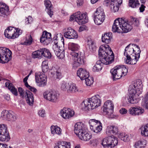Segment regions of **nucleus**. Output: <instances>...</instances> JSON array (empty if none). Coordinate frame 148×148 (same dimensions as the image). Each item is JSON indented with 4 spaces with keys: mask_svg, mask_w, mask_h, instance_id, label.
Returning <instances> with one entry per match:
<instances>
[{
    "mask_svg": "<svg viewBox=\"0 0 148 148\" xmlns=\"http://www.w3.org/2000/svg\"><path fill=\"white\" fill-rule=\"evenodd\" d=\"M99 55L100 60L97 62L92 68V71L94 72L100 71L102 69V64H110L114 60V54L108 45L100 47Z\"/></svg>",
    "mask_w": 148,
    "mask_h": 148,
    "instance_id": "f257e3e1",
    "label": "nucleus"
},
{
    "mask_svg": "<svg viewBox=\"0 0 148 148\" xmlns=\"http://www.w3.org/2000/svg\"><path fill=\"white\" fill-rule=\"evenodd\" d=\"M139 22L137 18L133 17L131 18L129 23L125 20L123 18H118L116 19L112 27V30L114 32L118 33H127L130 31L132 29V25L135 26L139 25Z\"/></svg>",
    "mask_w": 148,
    "mask_h": 148,
    "instance_id": "f03ea898",
    "label": "nucleus"
},
{
    "mask_svg": "<svg viewBox=\"0 0 148 148\" xmlns=\"http://www.w3.org/2000/svg\"><path fill=\"white\" fill-rule=\"evenodd\" d=\"M141 51L138 45L130 44L125 48L124 55L126 56L125 63L128 64H136L140 57Z\"/></svg>",
    "mask_w": 148,
    "mask_h": 148,
    "instance_id": "7ed1b4c3",
    "label": "nucleus"
},
{
    "mask_svg": "<svg viewBox=\"0 0 148 148\" xmlns=\"http://www.w3.org/2000/svg\"><path fill=\"white\" fill-rule=\"evenodd\" d=\"M68 49L70 54L75 61L73 64V68L76 69L80 65L84 64V54L79 51L80 47L78 44L73 42H69L68 44Z\"/></svg>",
    "mask_w": 148,
    "mask_h": 148,
    "instance_id": "20e7f679",
    "label": "nucleus"
},
{
    "mask_svg": "<svg viewBox=\"0 0 148 148\" xmlns=\"http://www.w3.org/2000/svg\"><path fill=\"white\" fill-rule=\"evenodd\" d=\"M100 96L97 95L91 98L85 100L83 102L84 104L83 108L84 110H90L93 109L100 106Z\"/></svg>",
    "mask_w": 148,
    "mask_h": 148,
    "instance_id": "39448f33",
    "label": "nucleus"
},
{
    "mask_svg": "<svg viewBox=\"0 0 148 148\" xmlns=\"http://www.w3.org/2000/svg\"><path fill=\"white\" fill-rule=\"evenodd\" d=\"M114 80L119 79L123 76L125 75L128 72V70L126 66L124 65H118L110 70Z\"/></svg>",
    "mask_w": 148,
    "mask_h": 148,
    "instance_id": "423d86ee",
    "label": "nucleus"
},
{
    "mask_svg": "<svg viewBox=\"0 0 148 148\" xmlns=\"http://www.w3.org/2000/svg\"><path fill=\"white\" fill-rule=\"evenodd\" d=\"M12 52L8 48L0 47V62L5 63L8 62L12 57Z\"/></svg>",
    "mask_w": 148,
    "mask_h": 148,
    "instance_id": "0eeeda50",
    "label": "nucleus"
},
{
    "mask_svg": "<svg viewBox=\"0 0 148 148\" xmlns=\"http://www.w3.org/2000/svg\"><path fill=\"white\" fill-rule=\"evenodd\" d=\"M43 95L46 100L53 103L57 102L59 97V94L57 91L52 90L46 91Z\"/></svg>",
    "mask_w": 148,
    "mask_h": 148,
    "instance_id": "6e6552de",
    "label": "nucleus"
},
{
    "mask_svg": "<svg viewBox=\"0 0 148 148\" xmlns=\"http://www.w3.org/2000/svg\"><path fill=\"white\" fill-rule=\"evenodd\" d=\"M114 106L112 101L108 100L104 103L103 110L104 114L109 118L114 117L113 114Z\"/></svg>",
    "mask_w": 148,
    "mask_h": 148,
    "instance_id": "1a4fd4ad",
    "label": "nucleus"
},
{
    "mask_svg": "<svg viewBox=\"0 0 148 148\" xmlns=\"http://www.w3.org/2000/svg\"><path fill=\"white\" fill-rule=\"evenodd\" d=\"M118 140L114 136H111L104 138L102 140L101 144L105 148L109 147H113L117 145Z\"/></svg>",
    "mask_w": 148,
    "mask_h": 148,
    "instance_id": "9d476101",
    "label": "nucleus"
},
{
    "mask_svg": "<svg viewBox=\"0 0 148 148\" xmlns=\"http://www.w3.org/2000/svg\"><path fill=\"white\" fill-rule=\"evenodd\" d=\"M122 0H105L103 4L109 6L111 11L116 12L119 10V6L122 3Z\"/></svg>",
    "mask_w": 148,
    "mask_h": 148,
    "instance_id": "9b49d317",
    "label": "nucleus"
},
{
    "mask_svg": "<svg viewBox=\"0 0 148 148\" xmlns=\"http://www.w3.org/2000/svg\"><path fill=\"white\" fill-rule=\"evenodd\" d=\"M128 90H130L131 93L133 92L138 95L141 94L143 92V84L141 81L139 79L136 80L135 82L130 86Z\"/></svg>",
    "mask_w": 148,
    "mask_h": 148,
    "instance_id": "f8f14e48",
    "label": "nucleus"
},
{
    "mask_svg": "<svg viewBox=\"0 0 148 148\" xmlns=\"http://www.w3.org/2000/svg\"><path fill=\"white\" fill-rule=\"evenodd\" d=\"M10 139L7 127L6 125L2 124L0 125V140L7 142Z\"/></svg>",
    "mask_w": 148,
    "mask_h": 148,
    "instance_id": "ddd939ff",
    "label": "nucleus"
},
{
    "mask_svg": "<svg viewBox=\"0 0 148 148\" xmlns=\"http://www.w3.org/2000/svg\"><path fill=\"white\" fill-rule=\"evenodd\" d=\"M36 82L40 87H44L47 84V78L44 73L37 72L35 74Z\"/></svg>",
    "mask_w": 148,
    "mask_h": 148,
    "instance_id": "4468645a",
    "label": "nucleus"
},
{
    "mask_svg": "<svg viewBox=\"0 0 148 148\" xmlns=\"http://www.w3.org/2000/svg\"><path fill=\"white\" fill-rule=\"evenodd\" d=\"M75 20L79 24H83L88 21L86 16L84 13H82L80 11H78L75 13Z\"/></svg>",
    "mask_w": 148,
    "mask_h": 148,
    "instance_id": "2eb2a0df",
    "label": "nucleus"
},
{
    "mask_svg": "<svg viewBox=\"0 0 148 148\" xmlns=\"http://www.w3.org/2000/svg\"><path fill=\"white\" fill-rule=\"evenodd\" d=\"M86 128L84 124L82 122H77L74 126V132L77 136L79 134L83 133L86 130Z\"/></svg>",
    "mask_w": 148,
    "mask_h": 148,
    "instance_id": "dca6fc26",
    "label": "nucleus"
},
{
    "mask_svg": "<svg viewBox=\"0 0 148 148\" xmlns=\"http://www.w3.org/2000/svg\"><path fill=\"white\" fill-rule=\"evenodd\" d=\"M64 36L65 38L69 39L77 38L78 37L77 32L70 27L67 29L64 33Z\"/></svg>",
    "mask_w": 148,
    "mask_h": 148,
    "instance_id": "f3484780",
    "label": "nucleus"
},
{
    "mask_svg": "<svg viewBox=\"0 0 148 148\" xmlns=\"http://www.w3.org/2000/svg\"><path fill=\"white\" fill-rule=\"evenodd\" d=\"M62 49V47L59 46L58 47V44L53 45V50L58 57L60 59L63 58L64 56V52Z\"/></svg>",
    "mask_w": 148,
    "mask_h": 148,
    "instance_id": "a211bd4d",
    "label": "nucleus"
},
{
    "mask_svg": "<svg viewBox=\"0 0 148 148\" xmlns=\"http://www.w3.org/2000/svg\"><path fill=\"white\" fill-rule=\"evenodd\" d=\"M75 113L73 110L70 109L64 108L60 111V114L61 116L65 119H69L73 116Z\"/></svg>",
    "mask_w": 148,
    "mask_h": 148,
    "instance_id": "6ab92c4d",
    "label": "nucleus"
},
{
    "mask_svg": "<svg viewBox=\"0 0 148 148\" xmlns=\"http://www.w3.org/2000/svg\"><path fill=\"white\" fill-rule=\"evenodd\" d=\"M16 29L14 27H9L5 31L4 34L5 37L9 39H14L16 38L15 36Z\"/></svg>",
    "mask_w": 148,
    "mask_h": 148,
    "instance_id": "aec40b11",
    "label": "nucleus"
},
{
    "mask_svg": "<svg viewBox=\"0 0 148 148\" xmlns=\"http://www.w3.org/2000/svg\"><path fill=\"white\" fill-rule=\"evenodd\" d=\"M51 36L50 33L45 31L43 32L42 36L40 38V42L45 44H48L52 40Z\"/></svg>",
    "mask_w": 148,
    "mask_h": 148,
    "instance_id": "412c9836",
    "label": "nucleus"
},
{
    "mask_svg": "<svg viewBox=\"0 0 148 148\" xmlns=\"http://www.w3.org/2000/svg\"><path fill=\"white\" fill-rule=\"evenodd\" d=\"M129 96L128 98V102L130 103L134 104L136 103L139 101L138 96L140 95H137L135 92H132V93L130 92V90H128Z\"/></svg>",
    "mask_w": 148,
    "mask_h": 148,
    "instance_id": "4be33fe9",
    "label": "nucleus"
},
{
    "mask_svg": "<svg viewBox=\"0 0 148 148\" xmlns=\"http://www.w3.org/2000/svg\"><path fill=\"white\" fill-rule=\"evenodd\" d=\"M77 75L81 80H84L86 78L89 77V73L86 69L80 68L77 71Z\"/></svg>",
    "mask_w": 148,
    "mask_h": 148,
    "instance_id": "5701e85b",
    "label": "nucleus"
},
{
    "mask_svg": "<svg viewBox=\"0 0 148 148\" xmlns=\"http://www.w3.org/2000/svg\"><path fill=\"white\" fill-rule=\"evenodd\" d=\"M130 114L133 115H138L142 114L144 112V110L141 108L132 107L129 110Z\"/></svg>",
    "mask_w": 148,
    "mask_h": 148,
    "instance_id": "b1692460",
    "label": "nucleus"
},
{
    "mask_svg": "<svg viewBox=\"0 0 148 148\" xmlns=\"http://www.w3.org/2000/svg\"><path fill=\"white\" fill-rule=\"evenodd\" d=\"M25 97L27 103L30 106L33 105L34 101L33 95L32 92L29 90H26Z\"/></svg>",
    "mask_w": 148,
    "mask_h": 148,
    "instance_id": "393cba45",
    "label": "nucleus"
},
{
    "mask_svg": "<svg viewBox=\"0 0 148 148\" xmlns=\"http://www.w3.org/2000/svg\"><path fill=\"white\" fill-rule=\"evenodd\" d=\"M47 13L51 17L53 15V8L51 2L50 0H46L44 1Z\"/></svg>",
    "mask_w": 148,
    "mask_h": 148,
    "instance_id": "a878e982",
    "label": "nucleus"
},
{
    "mask_svg": "<svg viewBox=\"0 0 148 148\" xmlns=\"http://www.w3.org/2000/svg\"><path fill=\"white\" fill-rule=\"evenodd\" d=\"M9 11L8 6L5 3H0V16L7 15Z\"/></svg>",
    "mask_w": 148,
    "mask_h": 148,
    "instance_id": "bb28decb",
    "label": "nucleus"
},
{
    "mask_svg": "<svg viewBox=\"0 0 148 148\" xmlns=\"http://www.w3.org/2000/svg\"><path fill=\"white\" fill-rule=\"evenodd\" d=\"M118 132V127L114 126H109L107 127L106 133L108 136L117 134Z\"/></svg>",
    "mask_w": 148,
    "mask_h": 148,
    "instance_id": "cd10ccee",
    "label": "nucleus"
},
{
    "mask_svg": "<svg viewBox=\"0 0 148 148\" xmlns=\"http://www.w3.org/2000/svg\"><path fill=\"white\" fill-rule=\"evenodd\" d=\"M105 17V14L94 15V21L95 23L99 25L104 21Z\"/></svg>",
    "mask_w": 148,
    "mask_h": 148,
    "instance_id": "c85d7f7f",
    "label": "nucleus"
},
{
    "mask_svg": "<svg viewBox=\"0 0 148 148\" xmlns=\"http://www.w3.org/2000/svg\"><path fill=\"white\" fill-rule=\"evenodd\" d=\"M78 136L81 140L85 141L88 140L91 138L92 136L91 135L88 133L87 129Z\"/></svg>",
    "mask_w": 148,
    "mask_h": 148,
    "instance_id": "c756f323",
    "label": "nucleus"
},
{
    "mask_svg": "<svg viewBox=\"0 0 148 148\" xmlns=\"http://www.w3.org/2000/svg\"><path fill=\"white\" fill-rule=\"evenodd\" d=\"M71 144L70 143L65 141L58 142L54 148H70Z\"/></svg>",
    "mask_w": 148,
    "mask_h": 148,
    "instance_id": "7c9ffc66",
    "label": "nucleus"
},
{
    "mask_svg": "<svg viewBox=\"0 0 148 148\" xmlns=\"http://www.w3.org/2000/svg\"><path fill=\"white\" fill-rule=\"evenodd\" d=\"M112 36V34L110 33L104 34L102 36V41L107 44L109 43L111 40Z\"/></svg>",
    "mask_w": 148,
    "mask_h": 148,
    "instance_id": "2f4dec72",
    "label": "nucleus"
},
{
    "mask_svg": "<svg viewBox=\"0 0 148 148\" xmlns=\"http://www.w3.org/2000/svg\"><path fill=\"white\" fill-rule=\"evenodd\" d=\"M141 3H144L145 2V0H140ZM140 4L138 0H129V5L133 8H135Z\"/></svg>",
    "mask_w": 148,
    "mask_h": 148,
    "instance_id": "473e14b6",
    "label": "nucleus"
},
{
    "mask_svg": "<svg viewBox=\"0 0 148 148\" xmlns=\"http://www.w3.org/2000/svg\"><path fill=\"white\" fill-rule=\"evenodd\" d=\"M89 123L91 130L94 128H96V127H98L99 125L101 124L100 121L97 120L95 119L90 120Z\"/></svg>",
    "mask_w": 148,
    "mask_h": 148,
    "instance_id": "72a5a7b5",
    "label": "nucleus"
},
{
    "mask_svg": "<svg viewBox=\"0 0 148 148\" xmlns=\"http://www.w3.org/2000/svg\"><path fill=\"white\" fill-rule=\"evenodd\" d=\"M79 91L76 85L72 83H69L68 92L75 93Z\"/></svg>",
    "mask_w": 148,
    "mask_h": 148,
    "instance_id": "f704fd0d",
    "label": "nucleus"
},
{
    "mask_svg": "<svg viewBox=\"0 0 148 148\" xmlns=\"http://www.w3.org/2000/svg\"><path fill=\"white\" fill-rule=\"evenodd\" d=\"M51 133L60 135L61 134L62 130L57 126H52L51 127Z\"/></svg>",
    "mask_w": 148,
    "mask_h": 148,
    "instance_id": "c9c22d12",
    "label": "nucleus"
},
{
    "mask_svg": "<svg viewBox=\"0 0 148 148\" xmlns=\"http://www.w3.org/2000/svg\"><path fill=\"white\" fill-rule=\"evenodd\" d=\"M41 51H42V57L43 56L48 59L51 58V55L48 49L44 48L41 49Z\"/></svg>",
    "mask_w": 148,
    "mask_h": 148,
    "instance_id": "e433bc0d",
    "label": "nucleus"
},
{
    "mask_svg": "<svg viewBox=\"0 0 148 148\" xmlns=\"http://www.w3.org/2000/svg\"><path fill=\"white\" fill-rule=\"evenodd\" d=\"M41 49L33 52L32 54V57L34 58L41 59L42 58V51Z\"/></svg>",
    "mask_w": 148,
    "mask_h": 148,
    "instance_id": "4c0bfd02",
    "label": "nucleus"
},
{
    "mask_svg": "<svg viewBox=\"0 0 148 148\" xmlns=\"http://www.w3.org/2000/svg\"><path fill=\"white\" fill-rule=\"evenodd\" d=\"M146 144V141L145 140L138 141L135 143L134 147L136 148H144Z\"/></svg>",
    "mask_w": 148,
    "mask_h": 148,
    "instance_id": "58836bf2",
    "label": "nucleus"
},
{
    "mask_svg": "<svg viewBox=\"0 0 148 148\" xmlns=\"http://www.w3.org/2000/svg\"><path fill=\"white\" fill-rule=\"evenodd\" d=\"M141 134L143 136L148 137V124L141 127Z\"/></svg>",
    "mask_w": 148,
    "mask_h": 148,
    "instance_id": "ea45409f",
    "label": "nucleus"
},
{
    "mask_svg": "<svg viewBox=\"0 0 148 148\" xmlns=\"http://www.w3.org/2000/svg\"><path fill=\"white\" fill-rule=\"evenodd\" d=\"M87 46L90 51H95V47L94 42L91 40H88Z\"/></svg>",
    "mask_w": 148,
    "mask_h": 148,
    "instance_id": "a19ab883",
    "label": "nucleus"
},
{
    "mask_svg": "<svg viewBox=\"0 0 148 148\" xmlns=\"http://www.w3.org/2000/svg\"><path fill=\"white\" fill-rule=\"evenodd\" d=\"M9 90L13 95L16 96H17L18 95L17 89L15 88V86L12 84L9 85Z\"/></svg>",
    "mask_w": 148,
    "mask_h": 148,
    "instance_id": "79ce46f5",
    "label": "nucleus"
},
{
    "mask_svg": "<svg viewBox=\"0 0 148 148\" xmlns=\"http://www.w3.org/2000/svg\"><path fill=\"white\" fill-rule=\"evenodd\" d=\"M8 120L14 121L16 120V114L12 112H8Z\"/></svg>",
    "mask_w": 148,
    "mask_h": 148,
    "instance_id": "37998d69",
    "label": "nucleus"
},
{
    "mask_svg": "<svg viewBox=\"0 0 148 148\" xmlns=\"http://www.w3.org/2000/svg\"><path fill=\"white\" fill-rule=\"evenodd\" d=\"M32 38L30 35H27L25 41L23 43V45H30L32 42Z\"/></svg>",
    "mask_w": 148,
    "mask_h": 148,
    "instance_id": "c03bdc74",
    "label": "nucleus"
},
{
    "mask_svg": "<svg viewBox=\"0 0 148 148\" xmlns=\"http://www.w3.org/2000/svg\"><path fill=\"white\" fill-rule=\"evenodd\" d=\"M51 73L53 75V76L58 79H60L61 77V73L60 72L58 71L57 70L53 69L52 70Z\"/></svg>",
    "mask_w": 148,
    "mask_h": 148,
    "instance_id": "a18cd8bd",
    "label": "nucleus"
},
{
    "mask_svg": "<svg viewBox=\"0 0 148 148\" xmlns=\"http://www.w3.org/2000/svg\"><path fill=\"white\" fill-rule=\"evenodd\" d=\"M42 71L44 73L48 71L49 67L47 61H43L42 62Z\"/></svg>",
    "mask_w": 148,
    "mask_h": 148,
    "instance_id": "49530a36",
    "label": "nucleus"
},
{
    "mask_svg": "<svg viewBox=\"0 0 148 148\" xmlns=\"http://www.w3.org/2000/svg\"><path fill=\"white\" fill-rule=\"evenodd\" d=\"M85 80L86 84L87 86H90L92 85L93 82V78L89 77H87L84 79Z\"/></svg>",
    "mask_w": 148,
    "mask_h": 148,
    "instance_id": "de8ad7c7",
    "label": "nucleus"
},
{
    "mask_svg": "<svg viewBox=\"0 0 148 148\" xmlns=\"http://www.w3.org/2000/svg\"><path fill=\"white\" fill-rule=\"evenodd\" d=\"M97 14L98 15L105 14L103 9L101 7H99L97 9L94 15L97 16Z\"/></svg>",
    "mask_w": 148,
    "mask_h": 148,
    "instance_id": "09e8293b",
    "label": "nucleus"
},
{
    "mask_svg": "<svg viewBox=\"0 0 148 148\" xmlns=\"http://www.w3.org/2000/svg\"><path fill=\"white\" fill-rule=\"evenodd\" d=\"M8 111H3L1 113V117L3 120H8Z\"/></svg>",
    "mask_w": 148,
    "mask_h": 148,
    "instance_id": "8fccbe9b",
    "label": "nucleus"
},
{
    "mask_svg": "<svg viewBox=\"0 0 148 148\" xmlns=\"http://www.w3.org/2000/svg\"><path fill=\"white\" fill-rule=\"evenodd\" d=\"M69 83L64 82L62 83L61 86V89L63 91H67L68 92Z\"/></svg>",
    "mask_w": 148,
    "mask_h": 148,
    "instance_id": "3c124183",
    "label": "nucleus"
},
{
    "mask_svg": "<svg viewBox=\"0 0 148 148\" xmlns=\"http://www.w3.org/2000/svg\"><path fill=\"white\" fill-rule=\"evenodd\" d=\"M98 126V127H96V128H94L91 130L96 133L100 132L102 129V126L101 125H99Z\"/></svg>",
    "mask_w": 148,
    "mask_h": 148,
    "instance_id": "603ef678",
    "label": "nucleus"
},
{
    "mask_svg": "<svg viewBox=\"0 0 148 148\" xmlns=\"http://www.w3.org/2000/svg\"><path fill=\"white\" fill-rule=\"evenodd\" d=\"M90 144L92 146H96L98 144V140L97 139H95L90 141Z\"/></svg>",
    "mask_w": 148,
    "mask_h": 148,
    "instance_id": "864d4df0",
    "label": "nucleus"
},
{
    "mask_svg": "<svg viewBox=\"0 0 148 148\" xmlns=\"http://www.w3.org/2000/svg\"><path fill=\"white\" fill-rule=\"evenodd\" d=\"M18 90L20 96L22 98H23L24 97L23 89L21 87H19L18 88Z\"/></svg>",
    "mask_w": 148,
    "mask_h": 148,
    "instance_id": "5fc2aeb1",
    "label": "nucleus"
},
{
    "mask_svg": "<svg viewBox=\"0 0 148 148\" xmlns=\"http://www.w3.org/2000/svg\"><path fill=\"white\" fill-rule=\"evenodd\" d=\"M38 113V115L42 117H44L45 116V111L44 110H39Z\"/></svg>",
    "mask_w": 148,
    "mask_h": 148,
    "instance_id": "6e6d98bb",
    "label": "nucleus"
},
{
    "mask_svg": "<svg viewBox=\"0 0 148 148\" xmlns=\"http://www.w3.org/2000/svg\"><path fill=\"white\" fill-rule=\"evenodd\" d=\"M22 31L21 30L18 28L16 29L15 31V36H16V38L18 37L19 35H21L22 33Z\"/></svg>",
    "mask_w": 148,
    "mask_h": 148,
    "instance_id": "4d7b16f0",
    "label": "nucleus"
},
{
    "mask_svg": "<svg viewBox=\"0 0 148 148\" xmlns=\"http://www.w3.org/2000/svg\"><path fill=\"white\" fill-rule=\"evenodd\" d=\"M26 24H28L31 23L32 21V17L30 16H29L26 18Z\"/></svg>",
    "mask_w": 148,
    "mask_h": 148,
    "instance_id": "13d9d810",
    "label": "nucleus"
},
{
    "mask_svg": "<svg viewBox=\"0 0 148 148\" xmlns=\"http://www.w3.org/2000/svg\"><path fill=\"white\" fill-rule=\"evenodd\" d=\"M0 148H13L6 144L0 143Z\"/></svg>",
    "mask_w": 148,
    "mask_h": 148,
    "instance_id": "bf43d9fd",
    "label": "nucleus"
},
{
    "mask_svg": "<svg viewBox=\"0 0 148 148\" xmlns=\"http://www.w3.org/2000/svg\"><path fill=\"white\" fill-rule=\"evenodd\" d=\"M145 101L146 105V107L148 108V92L145 98Z\"/></svg>",
    "mask_w": 148,
    "mask_h": 148,
    "instance_id": "052dcab7",
    "label": "nucleus"
},
{
    "mask_svg": "<svg viewBox=\"0 0 148 148\" xmlns=\"http://www.w3.org/2000/svg\"><path fill=\"white\" fill-rule=\"evenodd\" d=\"M145 6L143 4H141L139 8V10L140 12H143L145 10Z\"/></svg>",
    "mask_w": 148,
    "mask_h": 148,
    "instance_id": "680f3d73",
    "label": "nucleus"
},
{
    "mask_svg": "<svg viewBox=\"0 0 148 148\" xmlns=\"http://www.w3.org/2000/svg\"><path fill=\"white\" fill-rule=\"evenodd\" d=\"M120 113L122 114H125L127 112V110L124 108H122L120 110Z\"/></svg>",
    "mask_w": 148,
    "mask_h": 148,
    "instance_id": "e2e57ef3",
    "label": "nucleus"
},
{
    "mask_svg": "<svg viewBox=\"0 0 148 148\" xmlns=\"http://www.w3.org/2000/svg\"><path fill=\"white\" fill-rule=\"evenodd\" d=\"M121 140L124 141H126L129 140V138L127 134H125L123 138L121 139Z\"/></svg>",
    "mask_w": 148,
    "mask_h": 148,
    "instance_id": "0e129e2a",
    "label": "nucleus"
},
{
    "mask_svg": "<svg viewBox=\"0 0 148 148\" xmlns=\"http://www.w3.org/2000/svg\"><path fill=\"white\" fill-rule=\"evenodd\" d=\"M77 5H81L83 3V0H77Z\"/></svg>",
    "mask_w": 148,
    "mask_h": 148,
    "instance_id": "69168bd1",
    "label": "nucleus"
},
{
    "mask_svg": "<svg viewBox=\"0 0 148 148\" xmlns=\"http://www.w3.org/2000/svg\"><path fill=\"white\" fill-rule=\"evenodd\" d=\"M28 89L31 91L33 92L34 93L36 92L37 91V89L36 88L34 87H32L31 86H30V87L28 88Z\"/></svg>",
    "mask_w": 148,
    "mask_h": 148,
    "instance_id": "338daca9",
    "label": "nucleus"
},
{
    "mask_svg": "<svg viewBox=\"0 0 148 148\" xmlns=\"http://www.w3.org/2000/svg\"><path fill=\"white\" fill-rule=\"evenodd\" d=\"M86 29V27L84 26H81L79 27V32H81L84 30H85Z\"/></svg>",
    "mask_w": 148,
    "mask_h": 148,
    "instance_id": "774afa93",
    "label": "nucleus"
}]
</instances>
